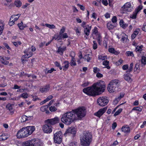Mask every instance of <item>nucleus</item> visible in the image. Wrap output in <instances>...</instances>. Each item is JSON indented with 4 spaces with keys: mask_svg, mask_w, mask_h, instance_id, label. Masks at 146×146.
Instances as JSON below:
<instances>
[{
    "mask_svg": "<svg viewBox=\"0 0 146 146\" xmlns=\"http://www.w3.org/2000/svg\"><path fill=\"white\" fill-rule=\"evenodd\" d=\"M62 66L61 67L63 71H65L68 69L69 66V62L68 61H65L62 64Z\"/></svg>",
    "mask_w": 146,
    "mask_h": 146,
    "instance_id": "nucleus-23",
    "label": "nucleus"
},
{
    "mask_svg": "<svg viewBox=\"0 0 146 146\" xmlns=\"http://www.w3.org/2000/svg\"><path fill=\"white\" fill-rule=\"evenodd\" d=\"M15 5L17 7H20L22 5V3L20 0H15L14 2Z\"/></svg>",
    "mask_w": 146,
    "mask_h": 146,
    "instance_id": "nucleus-30",
    "label": "nucleus"
},
{
    "mask_svg": "<svg viewBox=\"0 0 146 146\" xmlns=\"http://www.w3.org/2000/svg\"><path fill=\"white\" fill-rule=\"evenodd\" d=\"M54 64L56 66L59 67L60 70H62V68L59 62L57 61H56L54 62Z\"/></svg>",
    "mask_w": 146,
    "mask_h": 146,
    "instance_id": "nucleus-57",
    "label": "nucleus"
},
{
    "mask_svg": "<svg viewBox=\"0 0 146 146\" xmlns=\"http://www.w3.org/2000/svg\"><path fill=\"white\" fill-rule=\"evenodd\" d=\"M49 88L50 87L48 86H44L40 89V91L42 93L46 92L49 90Z\"/></svg>",
    "mask_w": 146,
    "mask_h": 146,
    "instance_id": "nucleus-28",
    "label": "nucleus"
},
{
    "mask_svg": "<svg viewBox=\"0 0 146 146\" xmlns=\"http://www.w3.org/2000/svg\"><path fill=\"white\" fill-rule=\"evenodd\" d=\"M35 129V127L33 126L23 127L18 131L16 136L18 139L27 137L31 135Z\"/></svg>",
    "mask_w": 146,
    "mask_h": 146,
    "instance_id": "nucleus-2",
    "label": "nucleus"
},
{
    "mask_svg": "<svg viewBox=\"0 0 146 146\" xmlns=\"http://www.w3.org/2000/svg\"><path fill=\"white\" fill-rule=\"evenodd\" d=\"M122 68L124 70H128L129 68V66L127 64L124 65L123 66Z\"/></svg>",
    "mask_w": 146,
    "mask_h": 146,
    "instance_id": "nucleus-61",
    "label": "nucleus"
},
{
    "mask_svg": "<svg viewBox=\"0 0 146 146\" xmlns=\"http://www.w3.org/2000/svg\"><path fill=\"white\" fill-rule=\"evenodd\" d=\"M5 24H2V25L0 26V35H1L3 33L4 28Z\"/></svg>",
    "mask_w": 146,
    "mask_h": 146,
    "instance_id": "nucleus-54",
    "label": "nucleus"
},
{
    "mask_svg": "<svg viewBox=\"0 0 146 146\" xmlns=\"http://www.w3.org/2000/svg\"><path fill=\"white\" fill-rule=\"evenodd\" d=\"M119 23L120 26L123 29L126 28L128 26V24L125 23L122 20L120 21Z\"/></svg>",
    "mask_w": 146,
    "mask_h": 146,
    "instance_id": "nucleus-31",
    "label": "nucleus"
},
{
    "mask_svg": "<svg viewBox=\"0 0 146 146\" xmlns=\"http://www.w3.org/2000/svg\"><path fill=\"white\" fill-rule=\"evenodd\" d=\"M76 33L78 35H80V34L81 28L80 27H75L74 28Z\"/></svg>",
    "mask_w": 146,
    "mask_h": 146,
    "instance_id": "nucleus-44",
    "label": "nucleus"
},
{
    "mask_svg": "<svg viewBox=\"0 0 146 146\" xmlns=\"http://www.w3.org/2000/svg\"><path fill=\"white\" fill-rule=\"evenodd\" d=\"M143 7L142 5H140L136 8L135 11L137 13H138L143 9Z\"/></svg>",
    "mask_w": 146,
    "mask_h": 146,
    "instance_id": "nucleus-42",
    "label": "nucleus"
},
{
    "mask_svg": "<svg viewBox=\"0 0 146 146\" xmlns=\"http://www.w3.org/2000/svg\"><path fill=\"white\" fill-rule=\"evenodd\" d=\"M76 132V128L73 127H69L66 130L64 135L66 136L68 134H75Z\"/></svg>",
    "mask_w": 146,
    "mask_h": 146,
    "instance_id": "nucleus-13",
    "label": "nucleus"
},
{
    "mask_svg": "<svg viewBox=\"0 0 146 146\" xmlns=\"http://www.w3.org/2000/svg\"><path fill=\"white\" fill-rule=\"evenodd\" d=\"M105 88L104 82L100 80L94 83L91 87L84 88L83 91L88 95L95 96L103 92Z\"/></svg>",
    "mask_w": 146,
    "mask_h": 146,
    "instance_id": "nucleus-1",
    "label": "nucleus"
},
{
    "mask_svg": "<svg viewBox=\"0 0 146 146\" xmlns=\"http://www.w3.org/2000/svg\"><path fill=\"white\" fill-rule=\"evenodd\" d=\"M60 120L62 123L68 125L75 120L76 115L73 112H67L62 115Z\"/></svg>",
    "mask_w": 146,
    "mask_h": 146,
    "instance_id": "nucleus-3",
    "label": "nucleus"
},
{
    "mask_svg": "<svg viewBox=\"0 0 146 146\" xmlns=\"http://www.w3.org/2000/svg\"><path fill=\"white\" fill-rule=\"evenodd\" d=\"M42 129L44 133L47 134L50 133L52 131V127L49 124L46 123L43 125Z\"/></svg>",
    "mask_w": 146,
    "mask_h": 146,
    "instance_id": "nucleus-14",
    "label": "nucleus"
},
{
    "mask_svg": "<svg viewBox=\"0 0 146 146\" xmlns=\"http://www.w3.org/2000/svg\"><path fill=\"white\" fill-rule=\"evenodd\" d=\"M122 38L121 40L123 42L125 43L128 42L127 36L124 33H122Z\"/></svg>",
    "mask_w": 146,
    "mask_h": 146,
    "instance_id": "nucleus-24",
    "label": "nucleus"
},
{
    "mask_svg": "<svg viewBox=\"0 0 146 146\" xmlns=\"http://www.w3.org/2000/svg\"><path fill=\"white\" fill-rule=\"evenodd\" d=\"M143 48V46L142 45L137 46L136 47L135 50L136 51H141Z\"/></svg>",
    "mask_w": 146,
    "mask_h": 146,
    "instance_id": "nucleus-51",
    "label": "nucleus"
},
{
    "mask_svg": "<svg viewBox=\"0 0 146 146\" xmlns=\"http://www.w3.org/2000/svg\"><path fill=\"white\" fill-rule=\"evenodd\" d=\"M18 26L19 29L21 30H22L24 28L27 27L26 25H23V23L22 22H21L20 23L18 24Z\"/></svg>",
    "mask_w": 146,
    "mask_h": 146,
    "instance_id": "nucleus-36",
    "label": "nucleus"
},
{
    "mask_svg": "<svg viewBox=\"0 0 146 146\" xmlns=\"http://www.w3.org/2000/svg\"><path fill=\"white\" fill-rule=\"evenodd\" d=\"M93 48L94 50L96 49L98 47L96 41L95 40L93 41Z\"/></svg>",
    "mask_w": 146,
    "mask_h": 146,
    "instance_id": "nucleus-59",
    "label": "nucleus"
},
{
    "mask_svg": "<svg viewBox=\"0 0 146 146\" xmlns=\"http://www.w3.org/2000/svg\"><path fill=\"white\" fill-rule=\"evenodd\" d=\"M84 30V33L86 36H84L86 39L88 38V36L89 35L90 31L91 29V26H90L89 25H87L86 26L83 28Z\"/></svg>",
    "mask_w": 146,
    "mask_h": 146,
    "instance_id": "nucleus-16",
    "label": "nucleus"
},
{
    "mask_svg": "<svg viewBox=\"0 0 146 146\" xmlns=\"http://www.w3.org/2000/svg\"><path fill=\"white\" fill-rule=\"evenodd\" d=\"M54 71H56V70L53 68H51L50 70H48L47 69H46L45 70V74H47L48 73H51Z\"/></svg>",
    "mask_w": 146,
    "mask_h": 146,
    "instance_id": "nucleus-48",
    "label": "nucleus"
},
{
    "mask_svg": "<svg viewBox=\"0 0 146 146\" xmlns=\"http://www.w3.org/2000/svg\"><path fill=\"white\" fill-rule=\"evenodd\" d=\"M107 59L106 56H103L102 55H99L98 56V59L99 60H103Z\"/></svg>",
    "mask_w": 146,
    "mask_h": 146,
    "instance_id": "nucleus-41",
    "label": "nucleus"
},
{
    "mask_svg": "<svg viewBox=\"0 0 146 146\" xmlns=\"http://www.w3.org/2000/svg\"><path fill=\"white\" fill-rule=\"evenodd\" d=\"M120 81L117 79L111 81L108 85L107 90L110 93H113L116 90L119 85Z\"/></svg>",
    "mask_w": 146,
    "mask_h": 146,
    "instance_id": "nucleus-5",
    "label": "nucleus"
},
{
    "mask_svg": "<svg viewBox=\"0 0 146 146\" xmlns=\"http://www.w3.org/2000/svg\"><path fill=\"white\" fill-rule=\"evenodd\" d=\"M59 119L58 117H55L51 119H48L46 120V123L49 124L51 125H53L58 123L59 121Z\"/></svg>",
    "mask_w": 146,
    "mask_h": 146,
    "instance_id": "nucleus-15",
    "label": "nucleus"
},
{
    "mask_svg": "<svg viewBox=\"0 0 146 146\" xmlns=\"http://www.w3.org/2000/svg\"><path fill=\"white\" fill-rule=\"evenodd\" d=\"M9 135L7 133H3L0 135V141L5 140L9 137Z\"/></svg>",
    "mask_w": 146,
    "mask_h": 146,
    "instance_id": "nucleus-25",
    "label": "nucleus"
},
{
    "mask_svg": "<svg viewBox=\"0 0 146 146\" xmlns=\"http://www.w3.org/2000/svg\"><path fill=\"white\" fill-rule=\"evenodd\" d=\"M132 76V75L129 73L124 74L123 75L124 79L129 82H131L132 81V80L131 78Z\"/></svg>",
    "mask_w": 146,
    "mask_h": 146,
    "instance_id": "nucleus-19",
    "label": "nucleus"
},
{
    "mask_svg": "<svg viewBox=\"0 0 146 146\" xmlns=\"http://www.w3.org/2000/svg\"><path fill=\"white\" fill-rule=\"evenodd\" d=\"M45 25L50 29H54L55 28V26L53 25H49L46 24H45Z\"/></svg>",
    "mask_w": 146,
    "mask_h": 146,
    "instance_id": "nucleus-55",
    "label": "nucleus"
},
{
    "mask_svg": "<svg viewBox=\"0 0 146 146\" xmlns=\"http://www.w3.org/2000/svg\"><path fill=\"white\" fill-rule=\"evenodd\" d=\"M137 14V13L134 11L133 13L131 15L130 17L133 19H135L136 18V16Z\"/></svg>",
    "mask_w": 146,
    "mask_h": 146,
    "instance_id": "nucleus-46",
    "label": "nucleus"
},
{
    "mask_svg": "<svg viewBox=\"0 0 146 146\" xmlns=\"http://www.w3.org/2000/svg\"><path fill=\"white\" fill-rule=\"evenodd\" d=\"M121 131L125 133L128 134L130 132V129L128 125H125L122 127Z\"/></svg>",
    "mask_w": 146,
    "mask_h": 146,
    "instance_id": "nucleus-20",
    "label": "nucleus"
},
{
    "mask_svg": "<svg viewBox=\"0 0 146 146\" xmlns=\"http://www.w3.org/2000/svg\"><path fill=\"white\" fill-rule=\"evenodd\" d=\"M125 54L127 56H133L134 54L133 52L131 51H128L125 53Z\"/></svg>",
    "mask_w": 146,
    "mask_h": 146,
    "instance_id": "nucleus-52",
    "label": "nucleus"
},
{
    "mask_svg": "<svg viewBox=\"0 0 146 146\" xmlns=\"http://www.w3.org/2000/svg\"><path fill=\"white\" fill-rule=\"evenodd\" d=\"M102 4L105 6H107L108 5L107 0H102Z\"/></svg>",
    "mask_w": 146,
    "mask_h": 146,
    "instance_id": "nucleus-63",
    "label": "nucleus"
},
{
    "mask_svg": "<svg viewBox=\"0 0 146 146\" xmlns=\"http://www.w3.org/2000/svg\"><path fill=\"white\" fill-rule=\"evenodd\" d=\"M92 135L88 131L84 132L80 138L81 144L84 146H88L92 141Z\"/></svg>",
    "mask_w": 146,
    "mask_h": 146,
    "instance_id": "nucleus-4",
    "label": "nucleus"
},
{
    "mask_svg": "<svg viewBox=\"0 0 146 146\" xmlns=\"http://www.w3.org/2000/svg\"><path fill=\"white\" fill-rule=\"evenodd\" d=\"M133 63H131V64L130 65L129 67V68L126 71L127 72H130L133 69Z\"/></svg>",
    "mask_w": 146,
    "mask_h": 146,
    "instance_id": "nucleus-50",
    "label": "nucleus"
},
{
    "mask_svg": "<svg viewBox=\"0 0 146 146\" xmlns=\"http://www.w3.org/2000/svg\"><path fill=\"white\" fill-rule=\"evenodd\" d=\"M66 50V47L65 46H63L62 47H59L57 51V52L61 55L63 54V52Z\"/></svg>",
    "mask_w": 146,
    "mask_h": 146,
    "instance_id": "nucleus-27",
    "label": "nucleus"
},
{
    "mask_svg": "<svg viewBox=\"0 0 146 146\" xmlns=\"http://www.w3.org/2000/svg\"><path fill=\"white\" fill-rule=\"evenodd\" d=\"M133 9V5L132 3L130 2H127L121 7V12L123 14L127 12H131Z\"/></svg>",
    "mask_w": 146,
    "mask_h": 146,
    "instance_id": "nucleus-6",
    "label": "nucleus"
},
{
    "mask_svg": "<svg viewBox=\"0 0 146 146\" xmlns=\"http://www.w3.org/2000/svg\"><path fill=\"white\" fill-rule=\"evenodd\" d=\"M42 143L38 140H32L25 142L23 146H42Z\"/></svg>",
    "mask_w": 146,
    "mask_h": 146,
    "instance_id": "nucleus-10",
    "label": "nucleus"
},
{
    "mask_svg": "<svg viewBox=\"0 0 146 146\" xmlns=\"http://www.w3.org/2000/svg\"><path fill=\"white\" fill-rule=\"evenodd\" d=\"M33 52L29 48L25 50L24 51V53L26 54L23 56L21 58L22 61L26 60L27 59L31 56L33 55Z\"/></svg>",
    "mask_w": 146,
    "mask_h": 146,
    "instance_id": "nucleus-12",
    "label": "nucleus"
},
{
    "mask_svg": "<svg viewBox=\"0 0 146 146\" xmlns=\"http://www.w3.org/2000/svg\"><path fill=\"white\" fill-rule=\"evenodd\" d=\"M109 100L107 97H101L99 98L97 100L98 104L101 106H104L107 104Z\"/></svg>",
    "mask_w": 146,
    "mask_h": 146,
    "instance_id": "nucleus-11",
    "label": "nucleus"
},
{
    "mask_svg": "<svg viewBox=\"0 0 146 146\" xmlns=\"http://www.w3.org/2000/svg\"><path fill=\"white\" fill-rule=\"evenodd\" d=\"M48 106H42L40 109V110L43 112L45 111L46 113H49L48 110H47Z\"/></svg>",
    "mask_w": 146,
    "mask_h": 146,
    "instance_id": "nucleus-33",
    "label": "nucleus"
},
{
    "mask_svg": "<svg viewBox=\"0 0 146 146\" xmlns=\"http://www.w3.org/2000/svg\"><path fill=\"white\" fill-rule=\"evenodd\" d=\"M28 95L27 93H23L20 95L19 96L16 98H13V100H18L20 98H23L25 99L28 98Z\"/></svg>",
    "mask_w": 146,
    "mask_h": 146,
    "instance_id": "nucleus-22",
    "label": "nucleus"
},
{
    "mask_svg": "<svg viewBox=\"0 0 146 146\" xmlns=\"http://www.w3.org/2000/svg\"><path fill=\"white\" fill-rule=\"evenodd\" d=\"M13 106V104L10 103L7 104L6 106V108L9 110L11 114H13L14 113V110Z\"/></svg>",
    "mask_w": 146,
    "mask_h": 146,
    "instance_id": "nucleus-21",
    "label": "nucleus"
},
{
    "mask_svg": "<svg viewBox=\"0 0 146 146\" xmlns=\"http://www.w3.org/2000/svg\"><path fill=\"white\" fill-rule=\"evenodd\" d=\"M60 35V38H61V39L62 38H68V35L66 33H64L62 34L61 35Z\"/></svg>",
    "mask_w": 146,
    "mask_h": 146,
    "instance_id": "nucleus-45",
    "label": "nucleus"
},
{
    "mask_svg": "<svg viewBox=\"0 0 146 146\" xmlns=\"http://www.w3.org/2000/svg\"><path fill=\"white\" fill-rule=\"evenodd\" d=\"M12 42L13 44L16 47H18L19 45L21 44V42L20 41L13 42Z\"/></svg>",
    "mask_w": 146,
    "mask_h": 146,
    "instance_id": "nucleus-53",
    "label": "nucleus"
},
{
    "mask_svg": "<svg viewBox=\"0 0 146 146\" xmlns=\"http://www.w3.org/2000/svg\"><path fill=\"white\" fill-rule=\"evenodd\" d=\"M109 61L108 60H104L103 62V65L106 66L105 68L108 69H110V67L108 65L109 64Z\"/></svg>",
    "mask_w": 146,
    "mask_h": 146,
    "instance_id": "nucleus-39",
    "label": "nucleus"
},
{
    "mask_svg": "<svg viewBox=\"0 0 146 146\" xmlns=\"http://www.w3.org/2000/svg\"><path fill=\"white\" fill-rule=\"evenodd\" d=\"M60 35L59 34V35H55L54 36H53V38H54V39L56 40H61V38H60Z\"/></svg>",
    "mask_w": 146,
    "mask_h": 146,
    "instance_id": "nucleus-60",
    "label": "nucleus"
},
{
    "mask_svg": "<svg viewBox=\"0 0 146 146\" xmlns=\"http://www.w3.org/2000/svg\"><path fill=\"white\" fill-rule=\"evenodd\" d=\"M65 30V28L64 27H62V28L61 29L60 32H59V34L61 35L62 34L64 33Z\"/></svg>",
    "mask_w": 146,
    "mask_h": 146,
    "instance_id": "nucleus-58",
    "label": "nucleus"
},
{
    "mask_svg": "<svg viewBox=\"0 0 146 146\" xmlns=\"http://www.w3.org/2000/svg\"><path fill=\"white\" fill-rule=\"evenodd\" d=\"M122 109L119 108L117 110L114 114V116L115 117L119 115V114L122 112Z\"/></svg>",
    "mask_w": 146,
    "mask_h": 146,
    "instance_id": "nucleus-47",
    "label": "nucleus"
},
{
    "mask_svg": "<svg viewBox=\"0 0 146 146\" xmlns=\"http://www.w3.org/2000/svg\"><path fill=\"white\" fill-rule=\"evenodd\" d=\"M63 134L60 131H58L55 133L54 135V142L58 144L61 143L62 141Z\"/></svg>",
    "mask_w": 146,
    "mask_h": 146,
    "instance_id": "nucleus-9",
    "label": "nucleus"
},
{
    "mask_svg": "<svg viewBox=\"0 0 146 146\" xmlns=\"http://www.w3.org/2000/svg\"><path fill=\"white\" fill-rule=\"evenodd\" d=\"M75 114H76L78 118H81L84 117L86 115V111L84 107L79 108L75 110L74 111Z\"/></svg>",
    "mask_w": 146,
    "mask_h": 146,
    "instance_id": "nucleus-8",
    "label": "nucleus"
},
{
    "mask_svg": "<svg viewBox=\"0 0 146 146\" xmlns=\"http://www.w3.org/2000/svg\"><path fill=\"white\" fill-rule=\"evenodd\" d=\"M58 104H54V105L52 106L49 107V109L50 111L52 112H54L57 110L56 107L58 106Z\"/></svg>",
    "mask_w": 146,
    "mask_h": 146,
    "instance_id": "nucleus-26",
    "label": "nucleus"
},
{
    "mask_svg": "<svg viewBox=\"0 0 146 146\" xmlns=\"http://www.w3.org/2000/svg\"><path fill=\"white\" fill-rule=\"evenodd\" d=\"M115 26V25L111 22L108 23L107 24V27L109 29H113Z\"/></svg>",
    "mask_w": 146,
    "mask_h": 146,
    "instance_id": "nucleus-35",
    "label": "nucleus"
},
{
    "mask_svg": "<svg viewBox=\"0 0 146 146\" xmlns=\"http://www.w3.org/2000/svg\"><path fill=\"white\" fill-rule=\"evenodd\" d=\"M93 72L94 73H97L99 72L100 69L98 68L97 67H94L93 68Z\"/></svg>",
    "mask_w": 146,
    "mask_h": 146,
    "instance_id": "nucleus-62",
    "label": "nucleus"
},
{
    "mask_svg": "<svg viewBox=\"0 0 146 146\" xmlns=\"http://www.w3.org/2000/svg\"><path fill=\"white\" fill-rule=\"evenodd\" d=\"M30 120V119H28L27 117L25 115H23L21 117L20 120L21 122H23L27 120Z\"/></svg>",
    "mask_w": 146,
    "mask_h": 146,
    "instance_id": "nucleus-38",
    "label": "nucleus"
},
{
    "mask_svg": "<svg viewBox=\"0 0 146 146\" xmlns=\"http://www.w3.org/2000/svg\"><path fill=\"white\" fill-rule=\"evenodd\" d=\"M20 16V14H18L16 15H13L10 18V19L13 20L15 22L17 20Z\"/></svg>",
    "mask_w": 146,
    "mask_h": 146,
    "instance_id": "nucleus-32",
    "label": "nucleus"
},
{
    "mask_svg": "<svg viewBox=\"0 0 146 146\" xmlns=\"http://www.w3.org/2000/svg\"><path fill=\"white\" fill-rule=\"evenodd\" d=\"M106 111V109L105 108L101 109L97 112L95 113L94 115L100 117Z\"/></svg>",
    "mask_w": 146,
    "mask_h": 146,
    "instance_id": "nucleus-18",
    "label": "nucleus"
},
{
    "mask_svg": "<svg viewBox=\"0 0 146 146\" xmlns=\"http://www.w3.org/2000/svg\"><path fill=\"white\" fill-rule=\"evenodd\" d=\"M10 58V57L7 56H0V62L4 65H7L9 63V62L7 60H9Z\"/></svg>",
    "mask_w": 146,
    "mask_h": 146,
    "instance_id": "nucleus-17",
    "label": "nucleus"
},
{
    "mask_svg": "<svg viewBox=\"0 0 146 146\" xmlns=\"http://www.w3.org/2000/svg\"><path fill=\"white\" fill-rule=\"evenodd\" d=\"M84 58L88 62L90 61L91 59V57L90 56V55L88 54L85 55L84 56Z\"/></svg>",
    "mask_w": 146,
    "mask_h": 146,
    "instance_id": "nucleus-49",
    "label": "nucleus"
},
{
    "mask_svg": "<svg viewBox=\"0 0 146 146\" xmlns=\"http://www.w3.org/2000/svg\"><path fill=\"white\" fill-rule=\"evenodd\" d=\"M92 31L93 38L97 40L98 43L100 44L102 39L101 34L98 31V29L96 27H95Z\"/></svg>",
    "mask_w": 146,
    "mask_h": 146,
    "instance_id": "nucleus-7",
    "label": "nucleus"
},
{
    "mask_svg": "<svg viewBox=\"0 0 146 146\" xmlns=\"http://www.w3.org/2000/svg\"><path fill=\"white\" fill-rule=\"evenodd\" d=\"M108 51L109 52L116 55L120 53L119 51H115L114 48H109L108 49Z\"/></svg>",
    "mask_w": 146,
    "mask_h": 146,
    "instance_id": "nucleus-29",
    "label": "nucleus"
},
{
    "mask_svg": "<svg viewBox=\"0 0 146 146\" xmlns=\"http://www.w3.org/2000/svg\"><path fill=\"white\" fill-rule=\"evenodd\" d=\"M143 108V107L142 106L140 107H136L133 108L132 109V110L136 111L139 112H141Z\"/></svg>",
    "mask_w": 146,
    "mask_h": 146,
    "instance_id": "nucleus-37",
    "label": "nucleus"
},
{
    "mask_svg": "<svg viewBox=\"0 0 146 146\" xmlns=\"http://www.w3.org/2000/svg\"><path fill=\"white\" fill-rule=\"evenodd\" d=\"M123 62V60L121 59H120L116 62L115 64L117 66H119L122 64Z\"/></svg>",
    "mask_w": 146,
    "mask_h": 146,
    "instance_id": "nucleus-56",
    "label": "nucleus"
},
{
    "mask_svg": "<svg viewBox=\"0 0 146 146\" xmlns=\"http://www.w3.org/2000/svg\"><path fill=\"white\" fill-rule=\"evenodd\" d=\"M76 60L73 57H72L71 61L70 62V64L72 66H75L76 65Z\"/></svg>",
    "mask_w": 146,
    "mask_h": 146,
    "instance_id": "nucleus-40",
    "label": "nucleus"
},
{
    "mask_svg": "<svg viewBox=\"0 0 146 146\" xmlns=\"http://www.w3.org/2000/svg\"><path fill=\"white\" fill-rule=\"evenodd\" d=\"M134 72L135 73H138L140 71L139 65L138 64L135 65V67L134 69Z\"/></svg>",
    "mask_w": 146,
    "mask_h": 146,
    "instance_id": "nucleus-34",
    "label": "nucleus"
},
{
    "mask_svg": "<svg viewBox=\"0 0 146 146\" xmlns=\"http://www.w3.org/2000/svg\"><path fill=\"white\" fill-rule=\"evenodd\" d=\"M141 64L143 65L146 64V57L143 56H142L141 58Z\"/></svg>",
    "mask_w": 146,
    "mask_h": 146,
    "instance_id": "nucleus-43",
    "label": "nucleus"
},
{
    "mask_svg": "<svg viewBox=\"0 0 146 146\" xmlns=\"http://www.w3.org/2000/svg\"><path fill=\"white\" fill-rule=\"evenodd\" d=\"M111 21L113 23L116 22L117 21V19L116 17L115 16L113 17L111 19Z\"/></svg>",
    "mask_w": 146,
    "mask_h": 146,
    "instance_id": "nucleus-64",
    "label": "nucleus"
}]
</instances>
